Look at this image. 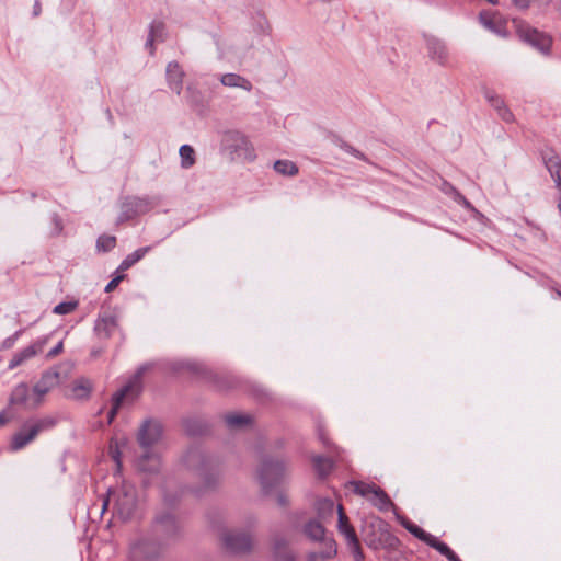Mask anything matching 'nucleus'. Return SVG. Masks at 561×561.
<instances>
[{
	"label": "nucleus",
	"instance_id": "12",
	"mask_svg": "<svg viewBox=\"0 0 561 561\" xmlns=\"http://www.w3.org/2000/svg\"><path fill=\"white\" fill-rule=\"evenodd\" d=\"M150 202L145 197H127L121 207V214L118 216L117 222H124L129 219L135 218L136 216L146 214L150 209Z\"/></svg>",
	"mask_w": 561,
	"mask_h": 561
},
{
	"label": "nucleus",
	"instance_id": "7",
	"mask_svg": "<svg viewBox=\"0 0 561 561\" xmlns=\"http://www.w3.org/2000/svg\"><path fill=\"white\" fill-rule=\"evenodd\" d=\"M67 377V369L61 366H56L43 373L41 379L36 382L33 388L34 393V405H39L43 402L44 397L61 380Z\"/></svg>",
	"mask_w": 561,
	"mask_h": 561
},
{
	"label": "nucleus",
	"instance_id": "20",
	"mask_svg": "<svg viewBox=\"0 0 561 561\" xmlns=\"http://www.w3.org/2000/svg\"><path fill=\"white\" fill-rule=\"evenodd\" d=\"M185 433L190 436L203 435L207 431V423L198 416L185 417L182 422Z\"/></svg>",
	"mask_w": 561,
	"mask_h": 561
},
{
	"label": "nucleus",
	"instance_id": "40",
	"mask_svg": "<svg viewBox=\"0 0 561 561\" xmlns=\"http://www.w3.org/2000/svg\"><path fill=\"white\" fill-rule=\"evenodd\" d=\"M485 98L496 112L503 110V107L506 106L504 100L501 96L496 95L493 91H485Z\"/></svg>",
	"mask_w": 561,
	"mask_h": 561
},
{
	"label": "nucleus",
	"instance_id": "23",
	"mask_svg": "<svg viewBox=\"0 0 561 561\" xmlns=\"http://www.w3.org/2000/svg\"><path fill=\"white\" fill-rule=\"evenodd\" d=\"M220 82L225 87L240 88L250 92L253 88L252 83L244 77L238 73H226L220 77Z\"/></svg>",
	"mask_w": 561,
	"mask_h": 561
},
{
	"label": "nucleus",
	"instance_id": "32",
	"mask_svg": "<svg viewBox=\"0 0 561 561\" xmlns=\"http://www.w3.org/2000/svg\"><path fill=\"white\" fill-rule=\"evenodd\" d=\"M274 170L285 176H295L298 174L299 169L293 161L277 160L274 163Z\"/></svg>",
	"mask_w": 561,
	"mask_h": 561
},
{
	"label": "nucleus",
	"instance_id": "11",
	"mask_svg": "<svg viewBox=\"0 0 561 561\" xmlns=\"http://www.w3.org/2000/svg\"><path fill=\"white\" fill-rule=\"evenodd\" d=\"M137 507L136 489L130 484H123L117 495L115 510L117 515L124 519H129Z\"/></svg>",
	"mask_w": 561,
	"mask_h": 561
},
{
	"label": "nucleus",
	"instance_id": "28",
	"mask_svg": "<svg viewBox=\"0 0 561 561\" xmlns=\"http://www.w3.org/2000/svg\"><path fill=\"white\" fill-rule=\"evenodd\" d=\"M151 250V247H144L139 248L133 253L128 254L119 264L117 272H124L130 268L133 265H135L137 262H139L149 251Z\"/></svg>",
	"mask_w": 561,
	"mask_h": 561
},
{
	"label": "nucleus",
	"instance_id": "47",
	"mask_svg": "<svg viewBox=\"0 0 561 561\" xmlns=\"http://www.w3.org/2000/svg\"><path fill=\"white\" fill-rule=\"evenodd\" d=\"M20 333H15L14 335L5 339L3 341V348H11L14 346V341L16 340V337L19 336Z\"/></svg>",
	"mask_w": 561,
	"mask_h": 561
},
{
	"label": "nucleus",
	"instance_id": "36",
	"mask_svg": "<svg viewBox=\"0 0 561 561\" xmlns=\"http://www.w3.org/2000/svg\"><path fill=\"white\" fill-rule=\"evenodd\" d=\"M116 325H117L116 319L112 316H108V317L101 318L96 322L95 330L99 333H104V335L107 337L111 335V333L116 328Z\"/></svg>",
	"mask_w": 561,
	"mask_h": 561
},
{
	"label": "nucleus",
	"instance_id": "3",
	"mask_svg": "<svg viewBox=\"0 0 561 561\" xmlns=\"http://www.w3.org/2000/svg\"><path fill=\"white\" fill-rule=\"evenodd\" d=\"M288 473V461L283 455H264L256 470L257 480L265 494L282 484Z\"/></svg>",
	"mask_w": 561,
	"mask_h": 561
},
{
	"label": "nucleus",
	"instance_id": "38",
	"mask_svg": "<svg viewBox=\"0 0 561 561\" xmlns=\"http://www.w3.org/2000/svg\"><path fill=\"white\" fill-rule=\"evenodd\" d=\"M149 35L158 42L165 39V24L162 21H153L149 27Z\"/></svg>",
	"mask_w": 561,
	"mask_h": 561
},
{
	"label": "nucleus",
	"instance_id": "53",
	"mask_svg": "<svg viewBox=\"0 0 561 561\" xmlns=\"http://www.w3.org/2000/svg\"><path fill=\"white\" fill-rule=\"evenodd\" d=\"M446 558L449 560V561H461L459 559V557L453 551L450 550V553H448V556H446Z\"/></svg>",
	"mask_w": 561,
	"mask_h": 561
},
{
	"label": "nucleus",
	"instance_id": "9",
	"mask_svg": "<svg viewBox=\"0 0 561 561\" xmlns=\"http://www.w3.org/2000/svg\"><path fill=\"white\" fill-rule=\"evenodd\" d=\"M337 515L339 531L345 537L348 549L352 552L354 559L356 561H362L364 559V553L360 549L359 540L353 526L350 524L348 517L345 514L344 508L341 504L337 505Z\"/></svg>",
	"mask_w": 561,
	"mask_h": 561
},
{
	"label": "nucleus",
	"instance_id": "22",
	"mask_svg": "<svg viewBox=\"0 0 561 561\" xmlns=\"http://www.w3.org/2000/svg\"><path fill=\"white\" fill-rule=\"evenodd\" d=\"M50 342L53 344L50 345V350L49 351H54V352L62 351V348H64V341L61 339H59L58 334H56V333H53V334H50L48 336L39 339L34 344H32V345L27 346L26 348H24V351H38V350H42L45 346H48V344Z\"/></svg>",
	"mask_w": 561,
	"mask_h": 561
},
{
	"label": "nucleus",
	"instance_id": "57",
	"mask_svg": "<svg viewBox=\"0 0 561 561\" xmlns=\"http://www.w3.org/2000/svg\"><path fill=\"white\" fill-rule=\"evenodd\" d=\"M486 1L492 3V4H496L497 3V0H486Z\"/></svg>",
	"mask_w": 561,
	"mask_h": 561
},
{
	"label": "nucleus",
	"instance_id": "18",
	"mask_svg": "<svg viewBox=\"0 0 561 561\" xmlns=\"http://www.w3.org/2000/svg\"><path fill=\"white\" fill-rule=\"evenodd\" d=\"M273 556L276 561H295V554L287 540L280 536L273 539Z\"/></svg>",
	"mask_w": 561,
	"mask_h": 561
},
{
	"label": "nucleus",
	"instance_id": "1",
	"mask_svg": "<svg viewBox=\"0 0 561 561\" xmlns=\"http://www.w3.org/2000/svg\"><path fill=\"white\" fill-rule=\"evenodd\" d=\"M182 461L188 470L196 473L201 482L199 486L191 490L194 495L201 496L219 484L220 471L217 461L201 448H188L183 455Z\"/></svg>",
	"mask_w": 561,
	"mask_h": 561
},
{
	"label": "nucleus",
	"instance_id": "54",
	"mask_svg": "<svg viewBox=\"0 0 561 561\" xmlns=\"http://www.w3.org/2000/svg\"><path fill=\"white\" fill-rule=\"evenodd\" d=\"M108 505V499H104L102 503L101 513H104Z\"/></svg>",
	"mask_w": 561,
	"mask_h": 561
},
{
	"label": "nucleus",
	"instance_id": "21",
	"mask_svg": "<svg viewBox=\"0 0 561 561\" xmlns=\"http://www.w3.org/2000/svg\"><path fill=\"white\" fill-rule=\"evenodd\" d=\"M376 528H378V530H381L382 523L381 522L370 523V524L366 525L365 528L363 529V537H364L365 543L368 547L374 548V549H378L382 545L381 536H377L375 534Z\"/></svg>",
	"mask_w": 561,
	"mask_h": 561
},
{
	"label": "nucleus",
	"instance_id": "19",
	"mask_svg": "<svg viewBox=\"0 0 561 561\" xmlns=\"http://www.w3.org/2000/svg\"><path fill=\"white\" fill-rule=\"evenodd\" d=\"M158 550L149 540H141L131 547V557L135 560L152 559L158 557Z\"/></svg>",
	"mask_w": 561,
	"mask_h": 561
},
{
	"label": "nucleus",
	"instance_id": "5",
	"mask_svg": "<svg viewBox=\"0 0 561 561\" xmlns=\"http://www.w3.org/2000/svg\"><path fill=\"white\" fill-rule=\"evenodd\" d=\"M148 369L149 366L147 365L140 366L128 382L112 396V408L108 412L110 423L115 419L124 402L134 401L140 394L142 390V376Z\"/></svg>",
	"mask_w": 561,
	"mask_h": 561
},
{
	"label": "nucleus",
	"instance_id": "46",
	"mask_svg": "<svg viewBox=\"0 0 561 561\" xmlns=\"http://www.w3.org/2000/svg\"><path fill=\"white\" fill-rule=\"evenodd\" d=\"M499 116L504 121V122H513L514 119V115L513 113L507 108V106L503 107V110H500L497 112Z\"/></svg>",
	"mask_w": 561,
	"mask_h": 561
},
{
	"label": "nucleus",
	"instance_id": "2",
	"mask_svg": "<svg viewBox=\"0 0 561 561\" xmlns=\"http://www.w3.org/2000/svg\"><path fill=\"white\" fill-rule=\"evenodd\" d=\"M163 426L157 419H146L137 432V443L142 454L136 459V468L142 472L153 473L160 469V456L153 447L161 440Z\"/></svg>",
	"mask_w": 561,
	"mask_h": 561
},
{
	"label": "nucleus",
	"instance_id": "41",
	"mask_svg": "<svg viewBox=\"0 0 561 561\" xmlns=\"http://www.w3.org/2000/svg\"><path fill=\"white\" fill-rule=\"evenodd\" d=\"M427 545L431 547V548H434L435 550H437L439 553H442L443 556H448V553H450V548L443 541H439L436 537L432 536V538L430 539V542H427Z\"/></svg>",
	"mask_w": 561,
	"mask_h": 561
},
{
	"label": "nucleus",
	"instance_id": "27",
	"mask_svg": "<svg viewBox=\"0 0 561 561\" xmlns=\"http://www.w3.org/2000/svg\"><path fill=\"white\" fill-rule=\"evenodd\" d=\"M225 422L229 428L240 430L252 423V416L249 414L230 413L225 415Z\"/></svg>",
	"mask_w": 561,
	"mask_h": 561
},
{
	"label": "nucleus",
	"instance_id": "26",
	"mask_svg": "<svg viewBox=\"0 0 561 561\" xmlns=\"http://www.w3.org/2000/svg\"><path fill=\"white\" fill-rule=\"evenodd\" d=\"M305 535L311 540L318 541L322 540L325 546V540H328L324 535L325 530L322 524L318 520H310L304 527Z\"/></svg>",
	"mask_w": 561,
	"mask_h": 561
},
{
	"label": "nucleus",
	"instance_id": "10",
	"mask_svg": "<svg viewBox=\"0 0 561 561\" xmlns=\"http://www.w3.org/2000/svg\"><path fill=\"white\" fill-rule=\"evenodd\" d=\"M220 538L225 549L231 553L249 552L253 545L251 534L236 529L222 531Z\"/></svg>",
	"mask_w": 561,
	"mask_h": 561
},
{
	"label": "nucleus",
	"instance_id": "44",
	"mask_svg": "<svg viewBox=\"0 0 561 561\" xmlns=\"http://www.w3.org/2000/svg\"><path fill=\"white\" fill-rule=\"evenodd\" d=\"M124 278H125V275L119 274L116 277H114L113 279H111L108 282V284L105 286V291L106 293L113 291Z\"/></svg>",
	"mask_w": 561,
	"mask_h": 561
},
{
	"label": "nucleus",
	"instance_id": "15",
	"mask_svg": "<svg viewBox=\"0 0 561 561\" xmlns=\"http://www.w3.org/2000/svg\"><path fill=\"white\" fill-rule=\"evenodd\" d=\"M165 72L169 88L179 95L183 88L184 71L179 62L171 61L168 64Z\"/></svg>",
	"mask_w": 561,
	"mask_h": 561
},
{
	"label": "nucleus",
	"instance_id": "24",
	"mask_svg": "<svg viewBox=\"0 0 561 561\" xmlns=\"http://www.w3.org/2000/svg\"><path fill=\"white\" fill-rule=\"evenodd\" d=\"M427 49L430 57L439 62L444 64L447 59V49L440 41L436 38H430L427 39Z\"/></svg>",
	"mask_w": 561,
	"mask_h": 561
},
{
	"label": "nucleus",
	"instance_id": "34",
	"mask_svg": "<svg viewBox=\"0 0 561 561\" xmlns=\"http://www.w3.org/2000/svg\"><path fill=\"white\" fill-rule=\"evenodd\" d=\"M313 467L316 471L318 472L319 477L324 478L327 477L330 471L332 470V461L329 458L321 457V456H314L312 458Z\"/></svg>",
	"mask_w": 561,
	"mask_h": 561
},
{
	"label": "nucleus",
	"instance_id": "52",
	"mask_svg": "<svg viewBox=\"0 0 561 561\" xmlns=\"http://www.w3.org/2000/svg\"><path fill=\"white\" fill-rule=\"evenodd\" d=\"M53 221H54L57 230L61 231V229H62L61 219L57 215H54L53 216Z\"/></svg>",
	"mask_w": 561,
	"mask_h": 561
},
{
	"label": "nucleus",
	"instance_id": "51",
	"mask_svg": "<svg viewBox=\"0 0 561 561\" xmlns=\"http://www.w3.org/2000/svg\"><path fill=\"white\" fill-rule=\"evenodd\" d=\"M41 11H42L41 2L38 0H36L34 3V7H33V15L38 16L41 14Z\"/></svg>",
	"mask_w": 561,
	"mask_h": 561
},
{
	"label": "nucleus",
	"instance_id": "56",
	"mask_svg": "<svg viewBox=\"0 0 561 561\" xmlns=\"http://www.w3.org/2000/svg\"><path fill=\"white\" fill-rule=\"evenodd\" d=\"M480 18H481L482 22L484 23V25H486L489 27L491 26V22L488 21L483 14H481Z\"/></svg>",
	"mask_w": 561,
	"mask_h": 561
},
{
	"label": "nucleus",
	"instance_id": "43",
	"mask_svg": "<svg viewBox=\"0 0 561 561\" xmlns=\"http://www.w3.org/2000/svg\"><path fill=\"white\" fill-rule=\"evenodd\" d=\"M453 197L454 199L463 205L467 209H474L471 203L462 195L460 194L456 188H453Z\"/></svg>",
	"mask_w": 561,
	"mask_h": 561
},
{
	"label": "nucleus",
	"instance_id": "45",
	"mask_svg": "<svg viewBox=\"0 0 561 561\" xmlns=\"http://www.w3.org/2000/svg\"><path fill=\"white\" fill-rule=\"evenodd\" d=\"M110 454H111V457L113 458V460L116 462L117 467L119 468L121 467V451L118 449L117 444L115 446H113L111 444Z\"/></svg>",
	"mask_w": 561,
	"mask_h": 561
},
{
	"label": "nucleus",
	"instance_id": "33",
	"mask_svg": "<svg viewBox=\"0 0 561 561\" xmlns=\"http://www.w3.org/2000/svg\"><path fill=\"white\" fill-rule=\"evenodd\" d=\"M180 157H181V167L184 169H188L193 167L196 162L195 150L190 145H183L180 148Z\"/></svg>",
	"mask_w": 561,
	"mask_h": 561
},
{
	"label": "nucleus",
	"instance_id": "6",
	"mask_svg": "<svg viewBox=\"0 0 561 561\" xmlns=\"http://www.w3.org/2000/svg\"><path fill=\"white\" fill-rule=\"evenodd\" d=\"M221 146L232 160L243 159L252 161L255 158L254 149L250 140L238 130H228L224 134Z\"/></svg>",
	"mask_w": 561,
	"mask_h": 561
},
{
	"label": "nucleus",
	"instance_id": "39",
	"mask_svg": "<svg viewBox=\"0 0 561 561\" xmlns=\"http://www.w3.org/2000/svg\"><path fill=\"white\" fill-rule=\"evenodd\" d=\"M78 307V301H64L55 306L53 312L56 314H68L71 313Z\"/></svg>",
	"mask_w": 561,
	"mask_h": 561
},
{
	"label": "nucleus",
	"instance_id": "48",
	"mask_svg": "<svg viewBox=\"0 0 561 561\" xmlns=\"http://www.w3.org/2000/svg\"><path fill=\"white\" fill-rule=\"evenodd\" d=\"M157 39H154L153 37H151L150 35H148V38H147V42H146V47L149 49V53L150 55H153L154 54V42Z\"/></svg>",
	"mask_w": 561,
	"mask_h": 561
},
{
	"label": "nucleus",
	"instance_id": "25",
	"mask_svg": "<svg viewBox=\"0 0 561 561\" xmlns=\"http://www.w3.org/2000/svg\"><path fill=\"white\" fill-rule=\"evenodd\" d=\"M336 554V546L334 540H325V547L319 551L308 553L307 561H327Z\"/></svg>",
	"mask_w": 561,
	"mask_h": 561
},
{
	"label": "nucleus",
	"instance_id": "42",
	"mask_svg": "<svg viewBox=\"0 0 561 561\" xmlns=\"http://www.w3.org/2000/svg\"><path fill=\"white\" fill-rule=\"evenodd\" d=\"M35 353H18L13 356V358L9 362V369H14L15 367L20 366L22 363H24L27 358L31 357V355H34Z\"/></svg>",
	"mask_w": 561,
	"mask_h": 561
},
{
	"label": "nucleus",
	"instance_id": "49",
	"mask_svg": "<svg viewBox=\"0 0 561 561\" xmlns=\"http://www.w3.org/2000/svg\"><path fill=\"white\" fill-rule=\"evenodd\" d=\"M277 503L280 506H286L288 504V499L284 493L277 494Z\"/></svg>",
	"mask_w": 561,
	"mask_h": 561
},
{
	"label": "nucleus",
	"instance_id": "31",
	"mask_svg": "<svg viewBox=\"0 0 561 561\" xmlns=\"http://www.w3.org/2000/svg\"><path fill=\"white\" fill-rule=\"evenodd\" d=\"M351 484L353 485V491L355 494H357L362 497H365L367 500H369L370 496L374 495V493L379 488L375 483H366V482H362V481H353V482H351Z\"/></svg>",
	"mask_w": 561,
	"mask_h": 561
},
{
	"label": "nucleus",
	"instance_id": "55",
	"mask_svg": "<svg viewBox=\"0 0 561 561\" xmlns=\"http://www.w3.org/2000/svg\"><path fill=\"white\" fill-rule=\"evenodd\" d=\"M446 188H445V192L447 194H451L453 195V188H455L454 186H451L450 184H445Z\"/></svg>",
	"mask_w": 561,
	"mask_h": 561
},
{
	"label": "nucleus",
	"instance_id": "29",
	"mask_svg": "<svg viewBox=\"0 0 561 561\" xmlns=\"http://www.w3.org/2000/svg\"><path fill=\"white\" fill-rule=\"evenodd\" d=\"M368 501L380 511H388L393 505L389 495L381 488H378Z\"/></svg>",
	"mask_w": 561,
	"mask_h": 561
},
{
	"label": "nucleus",
	"instance_id": "50",
	"mask_svg": "<svg viewBox=\"0 0 561 561\" xmlns=\"http://www.w3.org/2000/svg\"><path fill=\"white\" fill-rule=\"evenodd\" d=\"M10 417L5 411L0 413V427L9 422Z\"/></svg>",
	"mask_w": 561,
	"mask_h": 561
},
{
	"label": "nucleus",
	"instance_id": "17",
	"mask_svg": "<svg viewBox=\"0 0 561 561\" xmlns=\"http://www.w3.org/2000/svg\"><path fill=\"white\" fill-rule=\"evenodd\" d=\"M93 383L85 377H80L73 381L70 389V397L76 400H87L91 396Z\"/></svg>",
	"mask_w": 561,
	"mask_h": 561
},
{
	"label": "nucleus",
	"instance_id": "13",
	"mask_svg": "<svg viewBox=\"0 0 561 561\" xmlns=\"http://www.w3.org/2000/svg\"><path fill=\"white\" fill-rule=\"evenodd\" d=\"M179 531V524L173 514L167 512L157 516L153 524V533L157 539H169Z\"/></svg>",
	"mask_w": 561,
	"mask_h": 561
},
{
	"label": "nucleus",
	"instance_id": "37",
	"mask_svg": "<svg viewBox=\"0 0 561 561\" xmlns=\"http://www.w3.org/2000/svg\"><path fill=\"white\" fill-rule=\"evenodd\" d=\"M116 245V237L102 234L96 240V250L99 252H110Z\"/></svg>",
	"mask_w": 561,
	"mask_h": 561
},
{
	"label": "nucleus",
	"instance_id": "16",
	"mask_svg": "<svg viewBox=\"0 0 561 561\" xmlns=\"http://www.w3.org/2000/svg\"><path fill=\"white\" fill-rule=\"evenodd\" d=\"M10 404L12 405H30L31 408H36L34 405V394H30V388L25 382L19 383L11 392Z\"/></svg>",
	"mask_w": 561,
	"mask_h": 561
},
{
	"label": "nucleus",
	"instance_id": "58",
	"mask_svg": "<svg viewBox=\"0 0 561 561\" xmlns=\"http://www.w3.org/2000/svg\"><path fill=\"white\" fill-rule=\"evenodd\" d=\"M556 187L559 190V192L561 194V185L560 186H556Z\"/></svg>",
	"mask_w": 561,
	"mask_h": 561
},
{
	"label": "nucleus",
	"instance_id": "30",
	"mask_svg": "<svg viewBox=\"0 0 561 561\" xmlns=\"http://www.w3.org/2000/svg\"><path fill=\"white\" fill-rule=\"evenodd\" d=\"M401 525L410 534H412L414 537H416L421 541L425 542L426 545H427V542H430V539L433 536V535H431L430 533H426L424 529H422L421 527H419L417 525H415L414 523H412L411 520H409L407 518L401 520Z\"/></svg>",
	"mask_w": 561,
	"mask_h": 561
},
{
	"label": "nucleus",
	"instance_id": "4",
	"mask_svg": "<svg viewBox=\"0 0 561 561\" xmlns=\"http://www.w3.org/2000/svg\"><path fill=\"white\" fill-rule=\"evenodd\" d=\"M56 424L57 419L51 415L31 417L26 420L11 438V450L18 451L24 448L34 442L41 433L51 430Z\"/></svg>",
	"mask_w": 561,
	"mask_h": 561
},
{
	"label": "nucleus",
	"instance_id": "35",
	"mask_svg": "<svg viewBox=\"0 0 561 561\" xmlns=\"http://www.w3.org/2000/svg\"><path fill=\"white\" fill-rule=\"evenodd\" d=\"M316 510L318 516L322 519H325L329 516L333 515L334 512V502L331 499H319L316 503Z\"/></svg>",
	"mask_w": 561,
	"mask_h": 561
},
{
	"label": "nucleus",
	"instance_id": "8",
	"mask_svg": "<svg viewBox=\"0 0 561 561\" xmlns=\"http://www.w3.org/2000/svg\"><path fill=\"white\" fill-rule=\"evenodd\" d=\"M517 34L523 42L538 49L541 54H550L552 46V38L550 35L528 24H519L517 26Z\"/></svg>",
	"mask_w": 561,
	"mask_h": 561
},
{
	"label": "nucleus",
	"instance_id": "14",
	"mask_svg": "<svg viewBox=\"0 0 561 561\" xmlns=\"http://www.w3.org/2000/svg\"><path fill=\"white\" fill-rule=\"evenodd\" d=\"M542 161L551 178L553 179L556 186H561V158L553 150L548 149L542 152Z\"/></svg>",
	"mask_w": 561,
	"mask_h": 561
}]
</instances>
